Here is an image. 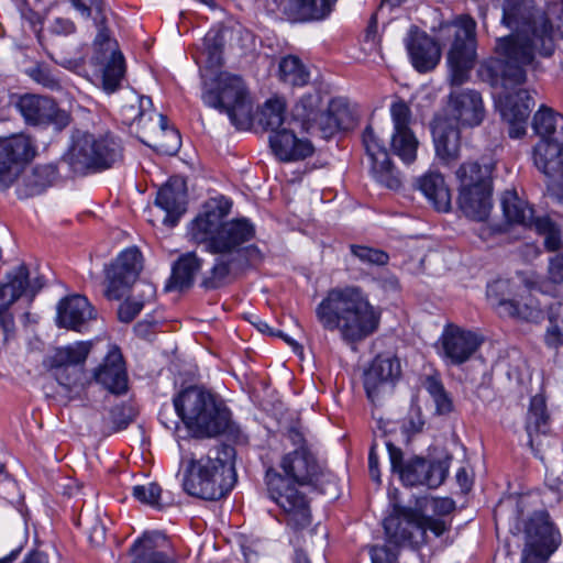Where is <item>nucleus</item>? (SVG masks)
Instances as JSON below:
<instances>
[{
	"label": "nucleus",
	"mask_w": 563,
	"mask_h": 563,
	"mask_svg": "<svg viewBox=\"0 0 563 563\" xmlns=\"http://www.w3.org/2000/svg\"><path fill=\"white\" fill-rule=\"evenodd\" d=\"M285 476L269 468L265 481L269 498L282 509L284 522L295 531L308 528L311 510L306 495L296 485H312L318 478L320 466L309 450H294L280 462Z\"/></svg>",
	"instance_id": "20e7f679"
},
{
	"label": "nucleus",
	"mask_w": 563,
	"mask_h": 563,
	"mask_svg": "<svg viewBox=\"0 0 563 563\" xmlns=\"http://www.w3.org/2000/svg\"><path fill=\"white\" fill-rule=\"evenodd\" d=\"M95 317V310L85 296L67 297L57 306V324L60 328L81 331L85 324Z\"/></svg>",
	"instance_id": "473e14b6"
},
{
	"label": "nucleus",
	"mask_w": 563,
	"mask_h": 563,
	"mask_svg": "<svg viewBox=\"0 0 563 563\" xmlns=\"http://www.w3.org/2000/svg\"><path fill=\"white\" fill-rule=\"evenodd\" d=\"M132 496L140 503L150 507L161 509L163 503L161 501L162 488L156 483H148L146 485H135L132 488Z\"/></svg>",
	"instance_id": "de8ad7c7"
},
{
	"label": "nucleus",
	"mask_w": 563,
	"mask_h": 563,
	"mask_svg": "<svg viewBox=\"0 0 563 563\" xmlns=\"http://www.w3.org/2000/svg\"><path fill=\"white\" fill-rule=\"evenodd\" d=\"M490 168L476 162H467L456 170L460 181L459 206L462 212L475 221H485L492 210Z\"/></svg>",
	"instance_id": "4468645a"
},
{
	"label": "nucleus",
	"mask_w": 563,
	"mask_h": 563,
	"mask_svg": "<svg viewBox=\"0 0 563 563\" xmlns=\"http://www.w3.org/2000/svg\"><path fill=\"white\" fill-rule=\"evenodd\" d=\"M455 509V503L449 497L434 498L432 500V510L437 515L445 516L451 514Z\"/></svg>",
	"instance_id": "e2e57ef3"
},
{
	"label": "nucleus",
	"mask_w": 563,
	"mask_h": 563,
	"mask_svg": "<svg viewBox=\"0 0 563 563\" xmlns=\"http://www.w3.org/2000/svg\"><path fill=\"white\" fill-rule=\"evenodd\" d=\"M71 143L62 161L68 164L75 174L86 175L111 168L123 157L120 140L112 133L95 135L87 131L75 130Z\"/></svg>",
	"instance_id": "0eeeda50"
},
{
	"label": "nucleus",
	"mask_w": 563,
	"mask_h": 563,
	"mask_svg": "<svg viewBox=\"0 0 563 563\" xmlns=\"http://www.w3.org/2000/svg\"><path fill=\"white\" fill-rule=\"evenodd\" d=\"M390 118L393 122L391 151L405 164L409 165L417 158L418 140L410 125L412 113L410 107L402 99H397L390 104Z\"/></svg>",
	"instance_id": "4be33fe9"
},
{
	"label": "nucleus",
	"mask_w": 563,
	"mask_h": 563,
	"mask_svg": "<svg viewBox=\"0 0 563 563\" xmlns=\"http://www.w3.org/2000/svg\"><path fill=\"white\" fill-rule=\"evenodd\" d=\"M525 536L521 563H547L561 544V534L544 510L529 517L525 525Z\"/></svg>",
	"instance_id": "dca6fc26"
},
{
	"label": "nucleus",
	"mask_w": 563,
	"mask_h": 563,
	"mask_svg": "<svg viewBox=\"0 0 563 563\" xmlns=\"http://www.w3.org/2000/svg\"><path fill=\"white\" fill-rule=\"evenodd\" d=\"M0 325L3 330L4 340L7 341L11 333L14 331V318L13 314L8 311L0 314Z\"/></svg>",
	"instance_id": "338daca9"
},
{
	"label": "nucleus",
	"mask_w": 563,
	"mask_h": 563,
	"mask_svg": "<svg viewBox=\"0 0 563 563\" xmlns=\"http://www.w3.org/2000/svg\"><path fill=\"white\" fill-rule=\"evenodd\" d=\"M335 0H284L283 12L292 20H321L330 14Z\"/></svg>",
	"instance_id": "58836bf2"
},
{
	"label": "nucleus",
	"mask_w": 563,
	"mask_h": 563,
	"mask_svg": "<svg viewBox=\"0 0 563 563\" xmlns=\"http://www.w3.org/2000/svg\"><path fill=\"white\" fill-rule=\"evenodd\" d=\"M509 280H497L488 286L487 297L501 317L539 323L544 319V311L533 296H521L522 301L509 298Z\"/></svg>",
	"instance_id": "a211bd4d"
},
{
	"label": "nucleus",
	"mask_w": 563,
	"mask_h": 563,
	"mask_svg": "<svg viewBox=\"0 0 563 563\" xmlns=\"http://www.w3.org/2000/svg\"><path fill=\"white\" fill-rule=\"evenodd\" d=\"M159 117V126L163 133V136L166 140H162L156 144L157 150L166 155H174L178 152L180 147V135L179 132L168 126V119L164 114H158Z\"/></svg>",
	"instance_id": "49530a36"
},
{
	"label": "nucleus",
	"mask_w": 563,
	"mask_h": 563,
	"mask_svg": "<svg viewBox=\"0 0 563 563\" xmlns=\"http://www.w3.org/2000/svg\"><path fill=\"white\" fill-rule=\"evenodd\" d=\"M91 382L115 396H122L129 391L126 364L118 346H110L101 363L92 369Z\"/></svg>",
	"instance_id": "393cba45"
},
{
	"label": "nucleus",
	"mask_w": 563,
	"mask_h": 563,
	"mask_svg": "<svg viewBox=\"0 0 563 563\" xmlns=\"http://www.w3.org/2000/svg\"><path fill=\"white\" fill-rule=\"evenodd\" d=\"M35 153L34 143L24 134L0 139V189H7L14 183L20 165L30 162Z\"/></svg>",
	"instance_id": "412c9836"
},
{
	"label": "nucleus",
	"mask_w": 563,
	"mask_h": 563,
	"mask_svg": "<svg viewBox=\"0 0 563 563\" xmlns=\"http://www.w3.org/2000/svg\"><path fill=\"white\" fill-rule=\"evenodd\" d=\"M409 60L419 74H427L440 64L442 52L439 43L424 31L412 26L405 38Z\"/></svg>",
	"instance_id": "a878e982"
},
{
	"label": "nucleus",
	"mask_w": 563,
	"mask_h": 563,
	"mask_svg": "<svg viewBox=\"0 0 563 563\" xmlns=\"http://www.w3.org/2000/svg\"><path fill=\"white\" fill-rule=\"evenodd\" d=\"M152 99L145 96H134L132 102L121 107L120 115L122 123L125 125H133L134 123L140 124L147 115V109L152 107ZM150 120L152 113H148Z\"/></svg>",
	"instance_id": "c03bdc74"
},
{
	"label": "nucleus",
	"mask_w": 563,
	"mask_h": 563,
	"mask_svg": "<svg viewBox=\"0 0 563 563\" xmlns=\"http://www.w3.org/2000/svg\"><path fill=\"white\" fill-rule=\"evenodd\" d=\"M29 75L34 81L42 85L44 88L53 91H58L62 89L59 79L48 67L37 65L29 70Z\"/></svg>",
	"instance_id": "09e8293b"
},
{
	"label": "nucleus",
	"mask_w": 563,
	"mask_h": 563,
	"mask_svg": "<svg viewBox=\"0 0 563 563\" xmlns=\"http://www.w3.org/2000/svg\"><path fill=\"white\" fill-rule=\"evenodd\" d=\"M74 9H76L82 18L89 19L92 9L101 10V0H69Z\"/></svg>",
	"instance_id": "13d9d810"
},
{
	"label": "nucleus",
	"mask_w": 563,
	"mask_h": 563,
	"mask_svg": "<svg viewBox=\"0 0 563 563\" xmlns=\"http://www.w3.org/2000/svg\"><path fill=\"white\" fill-rule=\"evenodd\" d=\"M15 107L27 125L47 126L54 124L58 130L70 123V115L60 109L54 99L25 93L19 97Z\"/></svg>",
	"instance_id": "aec40b11"
},
{
	"label": "nucleus",
	"mask_w": 563,
	"mask_h": 563,
	"mask_svg": "<svg viewBox=\"0 0 563 563\" xmlns=\"http://www.w3.org/2000/svg\"><path fill=\"white\" fill-rule=\"evenodd\" d=\"M548 273L551 282L563 283V252L550 258Z\"/></svg>",
	"instance_id": "4d7b16f0"
},
{
	"label": "nucleus",
	"mask_w": 563,
	"mask_h": 563,
	"mask_svg": "<svg viewBox=\"0 0 563 563\" xmlns=\"http://www.w3.org/2000/svg\"><path fill=\"white\" fill-rule=\"evenodd\" d=\"M143 307V301L126 299L119 306V320L124 323H130L142 311Z\"/></svg>",
	"instance_id": "864d4df0"
},
{
	"label": "nucleus",
	"mask_w": 563,
	"mask_h": 563,
	"mask_svg": "<svg viewBox=\"0 0 563 563\" xmlns=\"http://www.w3.org/2000/svg\"><path fill=\"white\" fill-rule=\"evenodd\" d=\"M5 283L0 287L15 302L22 296H26L30 300L44 287L45 280L43 276H31V272L26 264L21 263L7 273Z\"/></svg>",
	"instance_id": "72a5a7b5"
},
{
	"label": "nucleus",
	"mask_w": 563,
	"mask_h": 563,
	"mask_svg": "<svg viewBox=\"0 0 563 563\" xmlns=\"http://www.w3.org/2000/svg\"><path fill=\"white\" fill-rule=\"evenodd\" d=\"M110 419L113 424V431H121L133 421V408L126 404L117 405L110 410Z\"/></svg>",
	"instance_id": "8fccbe9b"
},
{
	"label": "nucleus",
	"mask_w": 563,
	"mask_h": 563,
	"mask_svg": "<svg viewBox=\"0 0 563 563\" xmlns=\"http://www.w3.org/2000/svg\"><path fill=\"white\" fill-rule=\"evenodd\" d=\"M363 143L371 162L373 177L387 188H399L401 183L395 172L388 152L371 126H367L363 132Z\"/></svg>",
	"instance_id": "bb28decb"
},
{
	"label": "nucleus",
	"mask_w": 563,
	"mask_h": 563,
	"mask_svg": "<svg viewBox=\"0 0 563 563\" xmlns=\"http://www.w3.org/2000/svg\"><path fill=\"white\" fill-rule=\"evenodd\" d=\"M141 271L142 254L136 247H128L120 252L106 268V297L110 300L121 299L135 283Z\"/></svg>",
	"instance_id": "6ab92c4d"
},
{
	"label": "nucleus",
	"mask_w": 563,
	"mask_h": 563,
	"mask_svg": "<svg viewBox=\"0 0 563 563\" xmlns=\"http://www.w3.org/2000/svg\"><path fill=\"white\" fill-rule=\"evenodd\" d=\"M316 319L324 331L339 332L341 340L357 344L379 328L380 310L371 303L361 287L330 289L314 309Z\"/></svg>",
	"instance_id": "7ed1b4c3"
},
{
	"label": "nucleus",
	"mask_w": 563,
	"mask_h": 563,
	"mask_svg": "<svg viewBox=\"0 0 563 563\" xmlns=\"http://www.w3.org/2000/svg\"><path fill=\"white\" fill-rule=\"evenodd\" d=\"M390 468L393 473L399 475L400 481L406 486H427L434 489L443 484L445 481L451 457L443 460L429 461L420 456L411 457L404 461L401 449L394 445L391 442L386 443Z\"/></svg>",
	"instance_id": "2eb2a0df"
},
{
	"label": "nucleus",
	"mask_w": 563,
	"mask_h": 563,
	"mask_svg": "<svg viewBox=\"0 0 563 563\" xmlns=\"http://www.w3.org/2000/svg\"><path fill=\"white\" fill-rule=\"evenodd\" d=\"M449 107L454 120L464 126H477L485 117L483 99L476 90L452 91L449 96Z\"/></svg>",
	"instance_id": "7c9ffc66"
},
{
	"label": "nucleus",
	"mask_w": 563,
	"mask_h": 563,
	"mask_svg": "<svg viewBox=\"0 0 563 563\" xmlns=\"http://www.w3.org/2000/svg\"><path fill=\"white\" fill-rule=\"evenodd\" d=\"M286 102L275 97L268 99L260 114V124L271 131L269 144L274 154L283 162H297L310 157L314 146L307 137H299L294 126H288L285 115Z\"/></svg>",
	"instance_id": "6e6552de"
},
{
	"label": "nucleus",
	"mask_w": 563,
	"mask_h": 563,
	"mask_svg": "<svg viewBox=\"0 0 563 563\" xmlns=\"http://www.w3.org/2000/svg\"><path fill=\"white\" fill-rule=\"evenodd\" d=\"M201 98L206 106L225 113L238 129H244L250 124L252 104L241 76L220 73Z\"/></svg>",
	"instance_id": "f8f14e48"
},
{
	"label": "nucleus",
	"mask_w": 563,
	"mask_h": 563,
	"mask_svg": "<svg viewBox=\"0 0 563 563\" xmlns=\"http://www.w3.org/2000/svg\"><path fill=\"white\" fill-rule=\"evenodd\" d=\"M532 129L541 137L533 150L534 165L549 177L563 178V115L541 106L533 115Z\"/></svg>",
	"instance_id": "9d476101"
},
{
	"label": "nucleus",
	"mask_w": 563,
	"mask_h": 563,
	"mask_svg": "<svg viewBox=\"0 0 563 563\" xmlns=\"http://www.w3.org/2000/svg\"><path fill=\"white\" fill-rule=\"evenodd\" d=\"M544 245L548 251H555L561 245V235L556 229L544 235Z\"/></svg>",
	"instance_id": "774afa93"
},
{
	"label": "nucleus",
	"mask_w": 563,
	"mask_h": 563,
	"mask_svg": "<svg viewBox=\"0 0 563 563\" xmlns=\"http://www.w3.org/2000/svg\"><path fill=\"white\" fill-rule=\"evenodd\" d=\"M279 79L294 87H302L308 84L310 74L299 57L288 55L279 62Z\"/></svg>",
	"instance_id": "37998d69"
},
{
	"label": "nucleus",
	"mask_w": 563,
	"mask_h": 563,
	"mask_svg": "<svg viewBox=\"0 0 563 563\" xmlns=\"http://www.w3.org/2000/svg\"><path fill=\"white\" fill-rule=\"evenodd\" d=\"M320 111L321 97L318 93L303 95L291 110L288 126H294L300 132H310L316 125Z\"/></svg>",
	"instance_id": "ea45409f"
},
{
	"label": "nucleus",
	"mask_w": 563,
	"mask_h": 563,
	"mask_svg": "<svg viewBox=\"0 0 563 563\" xmlns=\"http://www.w3.org/2000/svg\"><path fill=\"white\" fill-rule=\"evenodd\" d=\"M545 343L549 347L563 345V314H550Z\"/></svg>",
	"instance_id": "3c124183"
},
{
	"label": "nucleus",
	"mask_w": 563,
	"mask_h": 563,
	"mask_svg": "<svg viewBox=\"0 0 563 563\" xmlns=\"http://www.w3.org/2000/svg\"><path fill=\"white\" fill-rule=\"evenodd\" d=\"M526 228L534 229L538 233L545 235L556 229V225L549 217H534L532 213V220L526 224Z\"/></svg>",
	"instance_id": "bf43d9fd"
},
{
	"label": "nucleus",
	"mask_w": 563,
	"mask_h": 563,
	"mask_svg": "<svg viewBox=\"0 0 563 563\" xmlns=\"http://www.w3.org/2000/svg\"><path fill=\"white\" fill-rule=\"evenodd\" d=\"M422 386L431 397L438 395L439 393H442V390L445 389L441 380L440 374L438 373L427 375L422 380Z\"/></svg>",
	"instance_id": "052dcab7"
},
{
	"label": "nucleus",
	"mask_w": 563,
	"mask_h": 563,
	"mask_svg": "<svg viewBox=\"0 0 563 563\" xmlns=\"http://www.w3.org/2000/svg\"><path fill=\"white\" fill-rule=\"evenodd\" d=\"M501 209L506 220L526 227L532 220L533 209L516 191L507 190L501 197Z\"/></svg>",
	"instance_id": "79ce46f5"
},
{
	"label": "nucleus",
	"mask_w": 563,
	"mask_h": 563,
	"mask_svg": "<svg viewBox=\"0 0 563 563\" xmlns=\"http://www.w3.org/2000/svg\"><path fill=\"white\" fill-rule=\"evenodd\" d=\"M435 154L444 164H451L460 157L461 133L457 126L448 120L438 121L432 130Z\"/></svg>",
	"instance_id": "c9c22d12"
},
{
	"label": "nucleus",
	"mask_w": 563,
	"mask_h": 563,
	"mask_svg": "<svg viewBox=\"0 0 563 563\" xmlns=\"http://www.w3.org/2000/svg\"><path fill=\"white\" fill-rule=\"evenodd\" d=\"M385 543L369 547L371 563H398L400 550H418L424 544L419 516L410 509L395 507L384 519Z\"/></svg>",
	"instance_id": "1a4fd4ad"
},
{
	"label": "nucleus",
	"mask_w": 563,
	"mask_h": 563,
	"mask_svg": "<svg viewBox=\"0 0 563 563\" xmlns=\"http://www.w3.org/2000/svg\"><path fill=\"white\" fill-rule=\"evenodd\" d=\"M441 340L444 357L452 365L468 361L483 342L476 333L453 324L445 327Z\"/></svg>",
	"instance_id": "c85d7f7f"
},
{
	"label": "nucleus",
	"mask_w": 563,
	"mask_h": 563,
	"mask_svg": "<svg viewBox=\"0 0 563 563\" xmlns=\"http://www.w3.org/2000/svg\"><path fill=\"white\" fill-rule=\"evenodd\" d=\"M497 106L503 120L508 124L509 136L511 139L523 136L530 112L534 107V99L530 91L523 88L507 91L500 96Z\"/></svg>",
	"instance_id": "b1692460"
},
{
	"label": "nucleus",
	"mask_w": 563,
	"mask_h": 563,
	"mask_svg": "<svg viewBox=\"0 0 563 563\" xmlns=\"http://www.w3.org/2000/svg\"><path fill=\"white\" fill-rule=\"evenodd\" d=\"M441 40L453 38L446 56L449 80L461 86L470 78L476 58V22L470 15H461L453 22L441 25Z\"/></svg>",
	"instance_id": "9b49d317"
},
{
	"label": "nucleus",
	"mask_w": 563,
	"mask_h": 563,
	"mask_svg": "<svg viewBox=\"0 0 563 563\" xmlns=\"http://www.w3.org/2000/svg\"><path fill=\"white\" fill-rule=\"evenodd\" d=\"M167 537L159 531H145L130 547L131 563H177L167 553Z\"/></svg>",
	"instance_id": "c756f323"
},
{
	"label": "nucleus",
	"mask_w": 563,
	"mask_h": 563,
	"mask_svg": "<svg viewBox=\"0 0 563 563\" xmlns=\"http://www.w3.org/2000/svg\"><path fill=\"white\" fill-rule=\"evenodd\" d=\"M173 404L178 418L197 437L227 434L238 439L241 434L224 401L210 391L190 386L180 391Z\"/></svg>",
	"instance_id": "423d86ee"
},
{
	"label": "nucleus",
	"mask_w": 563,
	"mask_h": 563,
	"mask_svg": "<svg viewBox=\"0 0 563 563\" xmlns=\"http://www.w3.org/2000/svg\"><path fill=\"white\" fill-rule=\"evenodd\" d=\"M419 189L432 206L441 212L451 208V194L439 173H428L419 179Z\"/></svg>",
	"instance_id": "a19ab883"
},
{
	"label": "nucleus",
	"mask_w": 563,
	"mask_h": 563,
	"mask_svg": "<svg viewBox=\"0 0 563 563\" xmlns=\"http://www.w3.org/2000/svg\"><path fill=\"white\" fill-rule=\"evenodd\" d=\"M350 251L360 262L367 265L385 266L389 262V255L380 249L367 245L351 244Z\"/></svg>",
	"instance_id": "a18cd8bd"
},
{
	"label": "nucleus",
	"mask_w": 563,
	"mask_h": 563,
	"mask_svg": "<svg viewBox=\"0 0 563 563\" xmlns=\"http://www.w3.org/2000/svg\"><path fill=\"white\" fill-rule=\"evenodd\" d=\"M47 30L56 36H69L76 32L77 27L71 19L56 16L49 22Z\"/></svg>",
	"instance_id": "5fc2aeb1"
},
{
	"label": "nucleus",
	"mask_w": 563,
	"mask_h": 563,
	"mask_svg": "<svg viewBox=\"0 0 563 563\" xmlns=\"http://www.w3.org/2000/svg\"><path fill=\"white\" fill-rule=\"evenodd\" d=\"M525 428L529 438L530 448L536 456H539L541 460L544 459L541 454L544 442H547L548 445L551 442L554 444L559 443L556 438H550L548 435L550 431V416L542 396L537 395L531 398L526 416Z\"/></svg>",
	"instance_id": "cd10ccee"
},
{
	"label": "nucleus",
	"mask_w": 563,
	"mask_h": 563,
	"mask_svg": "<svg viewBox=\"0 0 563 563\" xmlns=\"http://www.w3.org/2000/svg\"><path fill=\"white\" fill-rule=\"evenodd\" d=\"M187 191L185 181L169 179L157 191L155 205L166 212L163 223L175 227L180 217L186 212Z\"/></svg>",
	"instance_id": "2f4dec72"
},
{
	"label": "nucleus",
	"mask_w": 563,
	"mask_h": 563,
	"mask_svg": "<svg viewBox=\"0 0 563 563\" xmlns=\"http://www.w3.org/2000/svg\"><path fill=\"white\" fill-rule=\"evenodd\" d=\"M59 174L54 163L36 165L29 173H24L18 194L21 198H29L41 195L48 187L53 186Z\"/></svg>",
	"instance_id": "e433bc0d"
},
{
	"label": "nucleus",
	"mask_w": 563,
	"mask_h": 563,
	"mask_svg": "<svg viewBox=\"0 0 563 563\" xmlns=\"http://www.w3.org/2000/svg\"><path fill=\"white\" fill-rule=\"evenodd\" d=\"M434 404H435V407H437V411L440 413V415H446V413H450L452 410H453V404H452V399L451 397L449 396V394L446 393V390H442V393H439L438 395H434L432 397Z\"/></svg>",
	"instance_id": "680f3d73"
},
{
	"label": "nucleus",
	"mask_w": 563,
	"mask_h": 563,
	"mask_svg": "<svg viewBox=\"0 0 563 563\" xmlns=\"http://www.w3.org/2000/svg\"><path fill=\"white\" fill-rule=\"evenodd\" d=\"M90 341H79L58 347L44 361V365L57 383L66 390L68 398L79 397L90 384L85 372V362L91 351Z\"/></svg>",
	"instance_id": "ddd939ff"
},
{
	"label": "nucleus",
	"mask_w": 563,
	"mask_h": 563,
	"mask_svg": "<svg viewBox=\"0 0 563 563\" xmlns=\"http://www.w3.org/2000/svg\"><path fill=\"white\" fill-rule=\"evenodd\" d=\"M401 376V365L397 356L377 355L364 373V388L368 399L376 402L393 390Z\"/></svg>",
	"instance_id": "5701e85b"
},
{
	"label": "nucleus",
	"mask_w": 563,
	"mask_h": 563,
	"mask_svg": "<svg viewBox=\"0 0 563 563\" xmlns=\"http://www.w3.org/2000/svg\"><path fill=\"white\" fill-rule=\"evenodd\" d=\"M203 260L196 252L181 254L172 266V275L165 286L166 290H184L194 285L195 277L202 268Z\"/></svg>",
	"instance_id": "4c0bfd02"
},
{
	"label": "nucleus",
	"mask_w": 563,
	"mask_h": 563,
	"mask_svg": "<svg viewBox=\"0 0 563 563\" xmlns=\"http://www.w3.org/2000/svg\"><path fill=\"white\" fill-rule=\"evenodd\" d=\"M235 453L232 445L219 444L200 457L192 455L184 470V490L205 500L227 496L236 482Z\"/></svg>",
	"instance_id": "39448f33"
},
{
	"label": "nucleus",
	"mask_w": 563,
	"mask_h": 563,
	"mask_svg": "<svg viewBox=\"0 0 563 563\" xmlns=\"http://www.w3.org/2000/svg\"><path fill=\"white\" fill-rule=\"evenodd\" d=\"M287 438L291 442L292 445L296 446L295 450H309L306 445V438L302 430L297 426H291L288 429Z\"/></svg>",
	"instance_id": "0e129e2a"
},
{
	"label": "nucleus",
	"mask_w": 563,
	"mask_h": 563,
	"mask_svg": "<svg viewBox=\"0 0 563 563\" xmlns=\"http://www.w3.org/2000/svg\"><path fill=\"white\" fill-rule=\"evenodd\" d=\"M231 207L232 201L224 196L211 198L188 227L191 242L218 255L211 268L201 277L200 287L205 290L222 288L231 276L262 261L260 249L250 244L256 234L255 224L244 217L224 221Z\"/></svg>",
	"instance_id": "f257e3e1"
},
{
	"label": "nucleus",
	"mask_w": 563,
	"mask_h": 563,
	"mask_svg": "<svg viewBox=\"0 0 563 563\" xmlns=\"http://www.w3.org/2000/svg\"><path fill=\"white\" fill-rule=\"evenodd\" d=\"M93 65L101 66V84L107 93L117 91L125 74V62L118 49L117 41L112 40L109 30L104 25L99 26L93 41Z\"/></svg>",
	"instance_id": "f3484780"
},
{
	"label": "nucleus",
	"mask_w": 563,
	"mask_h": 563,
	"mask_svg": "<svg viewBox=\"0 0 563 563\" xmlns=\"http://www.w3.org/2000/svg\"><path fill=\"white\" fill-rule=\"evenodd\" d=\"M352 122V115L347 104L341 99L331 100L325 110L320 111L313 130L308 134H319L322 139L333 136L338 131L347 129Z\"/></svg>",
	"instance_id": "f704fd0d"
},
{
	"label": "nucleus",
	"mask_w": 563,
	"mask_h": 563,
	"mask_svg": "<svg viewBox=\"0 0 563 563\" xmlns=\"http://www.w3.org/2000/svg\"><path fill=\"white\" fill-rule=\"evenodd\" d=\"M368 471L371 478L376 482L380 483V472L378 468V455L375 451V445H372L369 453H368Z\"/></svg>",
	"instance_id": "69168bd1"
},
{
	"label": "nucleus",
	"mask_w": 563,
	"mask_h": 563,
	"mask_svg": "<svg viewBox=\"0 0 563 563\" xmlns=\"http://www.w3.org/2000/svg\"><path fill=\"white\" fill-rule=\"evenodd\" d=\"M419 525L424 530V542L427 541V531H431L435 537H441L445 531L449 530L448 523L440 518L434 517H419Z\"/></svg>",
	"instance_id": "6e6d98bb"
},
{
	"label": "nucleus",
	"mask_w": 563,
	"mask_h": 563,
	"mask_svg": "<svg viewBox=\"0 0 563 563\" xmlns=\"http://www.w3.org/2000/svg\"><path fill=\"white\" fill-rule=\"evenodd\" d=\"M544 12L550 21L551 29L553 30V40L556 41V36L563 37V4L552 3ZM556 47V45L554 44Z\"/></svg>",
	"instance_id": "603ef678"
},
{
	"label": "nucleus",
	"mask_w": 563,
	"mask_h": 563,
	"mask_svg": "<svg viewBox=\"0 0 563 563\" xmlns=\"http://www.w3.org/2000/svg\"><path fill=\"white\" fill-rule=\"evenodd\" d=\"M501 23L514 34L496 40L497 57L484 71L492 86L505 90L527 80V67L536 64V57H551L555 52L553 30L544 10L532 0H504Z\"/></svg>",
	"instance_id": "f03ea898"
}]
</instances>
